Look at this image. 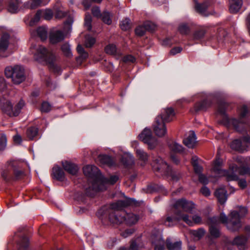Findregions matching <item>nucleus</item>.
Here are the masks:
<instances>
[{"instance_id":"0eeeda50","label":"nucleus","mask_w":250,"mask_h":250,"mask_svg":"<svg viewBox=\"0 0 250 250\" xmlns=\"http://www.w3.org/2000/svg\"><path fill=\"white\" fill-rule=\"evenodd\" d=\"M5 74L7 78H11L13 82L16 84L21 83L25 79L24 69L20 65L6 67Z\"/></svg>"},{"instance_id":"603ef678","label":"nucleus","mask_w":250,"mask_h":250,"mask_svg":"<svg viewBox=\"0 0 250 250\" xmlns=\"http://www.w3.org/2000/svg\"><path fill=\"white\" fill-rule=\"evenodd\" d=\"M102 0H83V5L86 10L90 8L93 3H100Z\"/></svg>"},{"instance_id":"412c9836","label":"nucleus","mask_w":250,"mask_h":250,"mask_svg":"<svg viewBox=\"0 0 250 250\" xmlns=\"http://www.w3.org/2000/svg\"><path fill=\"white\" fill-rule=\"evenodd\" d=\"M215 195L220 204H224L227 200V191L224 188L217 189L215 192Z\"/></svg>"},{"instance_id":"39448f33","label":"nucleus","mask_w":250,"mask_h":250,"mask_svg":"<svg viewBox=\"0 0 250 250\" xmlns=\"http://www.w3.org/2000/svg\"><path fill=\"white\" fill-rule=\"evenodd\" d=\"M248 210L246 208L241 207L239 213L236 211L231 212L229 219L224 213H221L220 219L229 230L232 231H237L241 227L240 218L245 216Z\"/></svg>"},{"instance_id":"e2e57ef3","label":"nucleus","mask_w":250,"mask_h":250,"mask_svg":"<svg viewBox=\"0 0 250 250\" xmlns=\"http://www.w3.org/2000/svg\"><path fill=\"white\" fill-rule=\"evenodd\" d=\"M11 170H12V168L10 166L9 163L8 164V168L3 170L1 173V176L4 180H8V176L10 175V171Z\"/></svg>"},{"instance_id":"a878e982","label":"nucleus","mask_w":250,"mask_h":250,"mask_svg":"<svg viewBox=\"0 0 250 250\" xmlns=\"http://www.w3.org/2000/svg\"><path fill=\"white\" fill-rule=\"evenodd\" d=\"M21 4L20 0H10L8 6V10L11 13H16L19 11Z\"/></svg>"},{"instance_id":"f704fd0d","label":"nucleus","mask_w":250,"mask_h":250,"mask_svg":"<svg viewBox=\"0 0 250 250\" xmlns=\"http://www.w3.org/2000/svg\"><path fill=\"white\" fill-rule=\"evenodd\" d=\"M105 51L107 54L116 55H119L120 51L117 48L115 45L110 44L107 45L105 48Z\"/></svg>"},{"instance_id":"a18cd8bd","label":"nucleus","mask_w":250,"mask_h":250,"mask_svg":"<svg viewBox=\"0 0 250 250\" xmlns=\"http://www.w3.org/2000/svg\"><path fill=\"white\" fill-rule=\"evenodd\" d=\"M38 128L35 127H31L27 131V135L30 140L33 139L37 135Z\"/></svg>"},{"instance_id":"58836bf2","label":"nucleus","mask_w":250,"mask_h":250,"mask_svg":"<svg viewBox=\"0 0 250 250\" xmlns=\"http://www.w3.org/2000/svg\"><path fill=\"white\" fill-rule=\"evenodd\" d=\"M37 33L38 36L42 41L45 40L47 38V30L45 27H39L37 29Z\"/></svg>"},{"instance_id":"4c0bfd02","label":"nucleus","mask_w":250,"mask_h":250,"mask_svg":"<svg viewBox=\"0 0 250 250\" xmlns=\"http://www.w3.org/2000/svg\"><path fill=\"white\" fill-rule=\"evenodd\" d=\"M18 245L19 250H26L29 245L28 238L25 236L22 237L18 242Z\"/></svg>"},{"instance_id":"69168bd1","label":"nucleus","mask_w":250,"mask_h":250,"mask_svg":"<svg viewBox=\"0 0 250 250\" xmlns=\"http://www.w3.org/2000/svg\"><path fill=\"white\" fill-rule=\"evenodd\" d=\"M138 249V247L137 245L136 242L135 241H132L130 245V247L128 249L126 248H121L120 250H137Z\"/></svg>"},{"instance_id":"bb28decb","label":"nucleus","mask_w":250,"mask_h":250,"mask_svg":"<svg viewBox=\"0 0 250 250\" xmlns=\"http://www.w3.org/2000/svg\"><path fill=\"white\" fill-rule=\"evenodd\" d=\"M119 179L118 176L117 175H112L109 178H105L101 174V178H100L99 182V185L101 187V186L100 185L101 184H108L110 185H113L115 184ZM103 189V188H102Z\"/></svg>"},{"instance_id":"49530a36","label":"nucleus","mask_w":250,"mask_h":250,"mask_svg":"<svg viewBox=\"0 0 250 250\" xmlns=\"http://www.w3.org/2000/svg\"><path fill=\"white\" fill-rule=\"evenodd\" d=\"M16 163L12 161L10 162V166L12 168V170L15 175V176L18 178L21 177L23 175V172L21 170L18 169L16 167Z\"/></svg>"},{"instance_id":"423d86ee","label":"nucleus","mask_w":250,"mask_h":250,"mask_svg":"<svg viewBox=\"0 0 250 250\" xmlns=\"http://www.w3.org/2000/svg\"><path fill=\"white\" fill-rule=\"evenodd\" d=\"M181 220L184 221L188 226H192L195 224H200L202 219L199 215H195L192 216V219H191L187 214L183 213L180 211H177L176 212V217L173 219L171 217H167L165 224L168 227H172L175 225L176 222Z\"/></svg>"},{"instance_id":"20e7f679","label":"nucleus","mask_w":250,"mask_h":250,"mask_svg":"<svg viewBox=\"0 0 250 250\" xmlns=\"http://www.w3.org/2000/svg\"><path fill=\"white\" fill-rule=\"evenodd\" d=\"M83 172L84 174L88 177V180L90 183L88 188H86V193L88 195L92 196L95 192L102 190V188L99 185L102 174L96 166H86L83 168Z\"/></svg>"},{"instance_id":"e433bc0d","label":"nucleus","mask_w":250,"mask_h":250,"mask_svg":"<svg viewBox=\"0 0 250 250\" xmlns=\"http://www.w3.org/2000/svg\"><path fill=\"white\" fill-rule=\"evenodd\" d=\"M168 146L169 149L174 152H180L183 150L182 146L174 141L169 142Z\"/></svg>"},{"instance_id":"052dcab7","label":"nucleus","mask_w":250,"mask_h":250,"mask_svg":"<svg viewBox=\"0 0 250 250\" xmlns=\"http://www.w3.org/2000/svg\"><path fill=\"white\" fill-rule=\"evenodd\" d=\"M146 32L144 24L138 26L135 29L136 34L139 36H143Z\"/></svg>"},{"instance_id":"5701e85b","label":"nucleus","mask_w":250,"mask_h":250,"mask_svg":"<svg viewBox=\"0 0 250 250\" xmlns=\"http://www.w3.org/2000/svg\"><path fill=\"white\" fill-rule=\"evenodd\" d=\"M62 167L65 171L72 175L76 174L78 170L76 165L67 161L62 163Z\"/></svg>"},{"instance_id":"0e129e2a","label":"nucleus","mask_w":250,"mask_h":250,"mask_svg":"<svg viewBox=\"0 0 250 250\" xmlns=\"http://www.w3.org/2000/svg\"><path fill=\"white\" fill-rule=\"evenodd\" d=\"M92 13L94 17L100 18L102 14L99 7H94L92 9Z\"/></svg>"},{"instance_id":"c9c22d12","label":"nucleus","mask_w":250,"mask_h":250,"mask_svg":"<svg viewBox=\"0 0 250 250\" xmlns=\"http://www.w3.org/2000/svg\"><path fill=\"white\" fill-rule=\"evenodd\" d=\"M198 157L196 156H193L191 159V164L193 167L194 171L196 173L199 175L201 174L202 171V167L198 164Z\"/></svg>"},{"instance_id":"f257e3e1","label":"nucleus","mask_w":250,"mask_h":250,"mask_svg":"<svg viewBox=\"0 0 250 250\" xmlns=\"http://www.w3.org/2000/svg\"><path fill=\"white\" fill-rule=\"evenodd\" d=\"M134 202V199H126L124 200H119L110 205L108 210L109 221L114 224H120L125 222L128 225L136 224L139 220V216L133 213H126L124 211L118 212L119 210L130 205Z\"/></svg>"},{"instance_id":"2f4dec72","label":"nucleus","mask_w":250,"mask_h":250,"mask_svg":"<svg viewBox=\"0 0 250 250\" xmlns=\"http://www.w3.org/2000/svg\"><path fill=\"white\" fill-rule=\"evenodd\" d=\"M9 38V35L7 33H5L2 36L0 41V51H4L7 49Z\"/></svg>"},{"instance_id":"6e6552de","label":"nucleus","mask_w":250,"mask_h":250,"mask_svg":"<svg viewBox=\"0 0 250 250\" xmlns=\"http://www.w3.org/2000/svg\"><path fill=\"white\" fill-rule=\"evenodd\" d=\"M174 207L175 208L174 217H171L173 219L176 217V212L177 211H180L183 213H185L184 212L192 213L193 209L195 208V205L191 201L181 199L175 202Z\"/></svg>"},{"instance_id":"bf43d9fd","label":"nucleus","mask_w":250,"mask_h":250,"mask_svg":"<svg viewBox=\"0 0 250 250\" xmlns=\"http://www.w3.org/2000/svg\"><path fill=\"white\" fill-rule=\"evenodd\" d=\"M228 104L226 103H222L219 104L218 106V111L222 115H224L227 110Z\"/></svg>"},{"instance_id":"ea45409f","label":"nucleus","mask_w":250,"mask_h":250,"mask_svg":"<svg viewBox=\"0 0 250 250\" xmlns=\"http://www.w3.org/2000/svg\"><path fill=\"white\" fill-rule=\"evenodd\" d=\"M99 160L101 164H105L109 166H111L113 165L111 157L107 155H100Z\"/></svg>"},{"instance_id":"ddd939ff","label":"nucleus","mask_w":250,"mask_h":250,"mask_svg":"<svg viewBox=\"0 0 250 250\" xmlns=\"http://www.w3.org/2000/svg\"><path fill=\"white\" fill-rule=\"evenodd\" d=\"M153 130L155 134L159 137L164 136L167 133V128L165 122L159 120V117H157L153 125Z\"/></svg>"},{"instance_id":"72a5a7b5","label":"nucleus","mask_w":250,"mask_h":250,"mask_svg":"<svg viewBox=\"0 0 250 250\" xmlns=\"http://www.w3.org/2000/svg\"><path fill=\"white\" fill-rule=\"evenodd\" d=\"M155 191H158L159 192H161L162 193L164 194H166L167 193V191L165 188L162 186H148L147 188L146 192L148 193H151Z\"/></svg>"},{"instance_id":"9b49d317","label":"nucleus","mask_w":250,"mask_h":250,"mask_svg":"<svg viewBox=\"0 0 250 250\" xmlns=\"http://www.w3.org/2000/svg\"><path fill=\"white\" fill-rule=\"evenodd\" d=\"M152 167L154 171L160 172L162 175L169 174L171 168L161 157H157L153 161Z\"/></svg>"},{"instance_id":"a19ab883","label":"nucleus","mask_w":250,"mask_h":250,"mask_svg":"<svg viewBox=\"0 0 250 250\" xmlns=\"http://www.w3.org/2000/svg\"><path fill=\"white\" fill-rule=\"evenodd\" d=\"M179 32L182 35H187L190 31L189 26L185 23L180 24L178 27Z\"/></svg>"},{"instance_id":"4468645a","label":"nucleus","mask_w":250,"mask_h":250,"mask_svg":"<svg viewBox=\"0 0 250 250\" xmlns=\"http://www.w3.org/2000/svg\"><path fill=\"white\" fill-rule=\"evenodd\" d=\"M210 227L209 232L211 236L214 238L218 237L220 236V232L219 229L217 227V225L220 222L224 223L219 217H213L209 219Z\"/></svg>"},{"instance_id":"f8f14e48","label":"nucleus","mask_w":250,"mask_h":250,"mask_svg":"<svg viewBox=\"0 0 250 250\" xmlns=\"http://www.w3.org/2000/svg\"><path fill=\"white\" fill-rule=\"evenodd\" d=\"M250 144V137L245 136L241 141L236 139L232 141L230 146L233 150L242 152L247 150Z\"/></svg>"},{"instance_id":"c85d7f7f","label":"nucleus","mask_w":250,"mask_h":250,"mask_svg":"<svg viewBox=\"0 0 250 250\" xmlns=\"http://www.w3.org/2000/svg\"><path fill=\"white\" fill-rule=\"evenodd\" d=\"M247 241V238L244 235L236 237L232 241V244L237 246L239 249H243Z\"/></svg>"},{"instance_id":"6e6d98bb","label":"nucleus","mask_w":250,"mask_h":250,"mask_svg":"<svg viewBox=\"0 0 250 250\" xmlns=\"http://www.w3.org/2000/svg\"><path fill=\"white\" fill-rule=\"evenodd\" d=\"M206 31L204 29H200L196 31L193 34V38L194 40H200L204 37Z\"/></svg>"},{"instance_id":"c756f323","label":"nucleus","mask_w":250,"mask_h":250,"mask_svg":"<svg viewBox=\"0 0 250 250\" xmlns=\"http://www.w3.org/2000/svg\"><path fill=\"white\" fill-rule=\"evenodd\" d=\"M122 162L125 167L132 166L134 164L133 156L129 153H125L122 157Z\"/></svg>"},{"instance_id":"338daca9","label":"nucleus","mask_w":250,"mask_h":250,"mask_svg":"<svg viewBox=\"0 0 250 250\" xmlns=\"http://www.w3.org/2000/svg\"><path fill=\"white\" fill-rule=\"evenodd\" d=\"M66 15V13L61 9H57L55 16L57 18H62Z\"/></svg>"},{"instance_id":"c03bdc74","label":"nucleus","mask_w":250,"mask_h":250,"mask_svg":"<svg viewBox=\"0 0 250 250\" xmlns=\"http://www.w3.org/2000/svg\"><path fill=\"white\" fill-rule=\"evenodd\" d=\"M205 233V230L202 228L197 230H192L190 231V234L197 239H200Z\"/></svg>"},{"instance_id":"9d476101","label":"nucleus","mask_w":250,"mask_h":250,"mask_svg":"<svg viewBox=\"0 0 250 250\" xmlns=\"http://www.w3.org/2000/svg\"><path fill=\"white\" fill-rule=\"evenodd\" d=\"M140 140L147 144L149 148H154L157 144V139L152 135L150 128H145L139 135Z\"/></svg>"},{"instance_id":"b1692460","label":"nucleus","mask_w":250,"mask_h":250,"mask_svg":"<svg viewBox=\"0 0 250 250\" xmlns=\"http://www.w3.org/2000/svg\"><path fill=\"white\" fill-rule=\"evenodd\" d=\"M52 174L54 177L59 181H62L65 179L64 173L59 167L55 166L53 168Z\"/></svg>"},{"instance_id":"393cba45","label":"nucleus","mask_w":250,"mask_h":250,"mask_svg":"<svg viewBox=\"0 0 250 250\" xmlns=\"http://www.w3.org/2000/svg\"><path fill=\"white\" fill-rule=\"evenodd\" d=\"M242 3V0H231L229 8L230 12L232 13L238 12L240 9Z\"/></svg>"},{"instance_id":"09e8293b","label":"nucleus","mask_w":250,"mask_h":250,"mask_svg":"<svg viewBox=\"0 0 250 250\" xmlns=\"http://www.w3.org/2000/svg\"><path fill=\"white\" fill-rule=\"evenodd\" d=\"M171 177V180L174 182H177L181 178V174L176 171H174L170 169L169 171V174H167Z\"/></svg>"},{"instance_id":"dca6fc26","label":"nucleus","mask_w":250,"mask_h":250,"mask_svg":"<svg viewBox=\"0 0 250 250\" xmlns=\"http://www.w3.org/2000/svg\"><path fill=\"white\" fill-rule=\"evenodd\" d=\"M0 105L1 110L9 116H13V108L10 102L4 98L0 99Z\"/></svg>"},{"instance_id":"cd10ccee","label":"nucleus","mask_w":250,"mask_h":250,"mask_svg":"<svg viewBox=\"0 0 250 250\" xmlns=\"http://www.w3.org/2000/svg\"><path fill=\"white\" fill-rule=\"evenodd\" d=\"M166 245L168 250H181L182 242L181 241L172 242L170 239H167Z\"/></svg>"},{"instance_id":"f03ea898","label":"nucleus","mask_w":250,"mask_h":250,"mask_svg":"<svg viewBox=\"0 0 250 250\" xmlns=\"http://www.w3.org/2000/svg\"><path fill=\"white\" fill-rule=\"evenodd\" d=\"M222 160L216 157L213 162L211 171L218 177H225L229 181L238 180V176L236 174L238 170L240 175H250V168L248 167L242 166L239 168L236 165L232 164L229 165V169L226 170L222 168Z\"/></svg>"},{"instance_id":"8fccbe9b","label":"nucleus","mask_w":250,"mask_h":250,"mask_svg":"<svg viewBox=\"0 0 250 250\" xmlns=\"http://www.w3.org/2000/svg\"><path fill=\"white\" fill-rule=\"evenodd\" d=\"M95 43V39L94 38L86 35L85 37V45L86 47H91Z\"/></svg>"},{"instance_id":"2eb2a0df","label":"nucleus","mask_w":250,"mask_h":250,"mask_svg":"<svg viewBox=\"0 0 250 250\" xmlns=\"http://www.w3.org/2000/svg\"><path fill=\"white\" fill-rule=\"evenodd\" d=\"M151 239L152 244L154 246L155 250H166L165 247L166 243L160 233L159 232L156 234H153L151 236Z\"/></svg>"},{"instance_id":"aec40b11","label":"nucleus","mask_w":250,"mask_h":250,"mask_svg":"<svg viewBox=\"0 0 250 250\" xmlns=\"http://www.w3.org/2000/svg\"><path fill=\"white\" fill-rule=\"evenodd\" d=\"M209 6L208 2H205L202 3H199L197 2L195 4V9L197 12L203 16H208L210 14L207 12V9Z\"/></svg>"},{"instance_id":"13d9d810","label":"nucleus","mask_w":250,"mask_h":250,"mask_svg":"<svg viewBox=\"0 0 250 250\" xmlns=\"http://www.w3.org/2000/svg\"><path fill=\"white\" fill-rule=\"evenodd\" d=\"M7 138L4 134H2L0 137V151L4 150L6 146Z\"/></svg>"},{"instance_id":"f3484780","label":"nucleus","mask_w":250,"mask_h":250,"mask_svg":"<svg viewBox=\"0 0 250 250\" xmlns=\"http://www.w3.org/2000/svg\"><path fill=\"white\" fill-rule=\"evenodd\" d=\"M64 39L63 33L60 30H52L50 33L49 40L52 43H56L61 42Z\"/></svg>"},{"instance_id":"774afa93","label":"nucleus","mask_w":250,"mask_h":250,"mask_svg":"<svg viewBox=\"0 0 250 250\" xmlns=\"http://www.w3.org/2000/svg\"><path fill=\"white\" fill-rule=\"evenodd\" d=\"M123 61L125 62H134L135 59L132 55H127L124 57Z\"/></svg>"},{"instance_id":"5fc2aeb1","label":"nucleus","mask_w":250,"mask_h":250,"mask_svg":"<svg viewBox=\"0 0 250 250\" xmlns=\"http://www.w3.org/2000/svg\"><path fill=\"white\" fill-rule=\"evenodd\" d=\"M92 17L89 14L85 15L84 19V25L88 30L91 29Z\"/></svg>"},{"instance_id":"473e14b6","label":"nucleus","mask_w":250,"mask_h":250,"mask_svg":"<svg viewBox=\"0 0 250 250\" xmlns=\"http://www.w3.org/2000/svg\"><path fill=\"white\" fill-rule=\"evenodd\" d=\"M113 17V14L105 10L102 14L100 18L102 19L103 21L108 25H110L112 23V18Z\"/></svg>"},{"instance_id":"1a4fd4ad","label":"nucleus","mask_w":250,"mask_h":250,"mask_svg":"<svg viewBox=\"0 0 250 250\" xmlns=\"http://www.w3.org/2000/svg\"><path fill=\"white\" fill-rule=\"evenodd\" d=\"M248 113V108L246 105H243L240 111L239 120L234 118L228 119V123L231 125L238 131H241L243 128L244 124L246 122L244 118Z\"/></svg>"},{"instance_id":"864d4df0","label":"nucleus","mask_w":250,"mask_h":250,"mask_svg":"<svg viewBox=\"0 0 250 250\" xmlns=\"http://www.w3.org/2000/svg\"><path fill=\"white\" fill-rule=\"evenodd\" d=\"M144 24L146 31H147L151 32L154 31L156 28V24L150 21L145 22Z\"/></svg>"},{"instance_id":"680f3d73","label":"nucleus","mask_w":250,"mask_h":250,"mask_svg":"<svg viewBox=\"0 0 250 250\" xmlns=\"http://www.w3.org/2000/svg\"><path fill=\"white\" fill-rule=\"evenodd\" d=\"M51 105L48 102H44L42 103L41 111L43 112H48L51 109Z\"/></svg>"},{"instance_id":"7c9ffc66","label":"nucleus","mask_w":250,"mask_h":250,"mask_svg":"<svg viewBox=\"0 0 250 250\" xmlns=\"http://www.w3.org/2000/svg\"><path fill=\"white\" fill-rule=\"evenodd\" d=\"M211 105V102L208 100H205L202 102L197 103L194 106V109L196 112L200 110L206 109Z\"/></svg>"},{"instance_id":"6ab92c4d","label":"nucleus","mask_w":250,"mask_h":250,"mask_svg":"<svg viewBox=\"0 0 250 250\" xmlns=\"http://www.w3.org/2000/svg\"><path fill=\"white\" fill-rule=\"evenodd\" d=\"M183 143L188 148H193L196 143V135L194 131H190L187 137L184 139Z\"/></svg>"},{"instance_id":"4d7b16f0","label":"nucleus","mask_w":250,"mask_h":250,"mask_svg":"<svg viewBox=\"0 0 250 250\" xmlns=\"http://www.w3.org/2000/svg\"><path fill=\"white\" fill-rule=\"evenodd\" d=\"M42 17L46 20H50L53 17V12L50 9L42 10Z\"/></svg>"},{"instance_id":"7ed1b4c3","label":"nucleus","mask_w":250,"mask_h":250,"mask_svg":"<svg viewBox=\"0 0 250 250\" xmlns=\"http://www.w3.org/2000/svg\"><path fill=\"white\" fill-rule=\"evenodd\" d=\"M31 51L34 54L36 60L45 62L48 64L50 68L56 73H59L61 72L60 67L54 63L56 56L52 51L47 50L42 45L36 44L32 45Z\"/></svg>"},{"instance_id":"37998d69","label":"nucleus","mask_w":250,"mask_h":250,"mask_svg":"<svg viewBox=\"0 0 250 250\" xmlns=\"http://www.w3.org/2000/svg\"><path fill=\"white\" fill-rule=\"evenodd\" d=\"M61 49L62 52L65 56L67 57H70L72 56V54L70 46L68 43H65L63 44L62 46Z\"/></svg>"},{"instance_id":"3c124183","label":"nucleus","mask_w":250,"mask_h":250,"mask_svg":"<svg viewBox=\"0 0 250 250\" xmlns=\"http://www.w3.org/2000/svg\"><path fill=\"white\" fill-rule=\"evenodd\" d=\"M121 28L123 30H127L130 28V22L129 19L126 18L121 21L120 24Z\"/></svg>"},{"instance_id":"a211bd4d","label":"nucleus","mask_w":250,"mask_h":250,"mask_svg":"<svg viewBox=\"0 0 250 250\" xmlns=\"http://www.w3.org/2000/svg\"><path fill=\"white\" fill-rule=\"evenodd\" d=\"M174 115L173 109L171 107L167 108L164 109L162 114L157 117H159V120L164 122H168L170 121L171 118Z\"/></svg>"},{"instance_id":"79ce46f5","label":"nucleus","mask_w":250,"mask_h":250,"mask_svg":"<svg viewBox=\"0 0 250 250\" xmlns=\"http://www.w3.org/2000/svg\"><path fill=\"white\" fill-rule=\"evenodd\" d=\"M136 152L138 158L144 162H146L148 159V155L142 149L137 148Z\"/></svg>"},{"instance_id":"de8ad7c7","label":"nucleus","mask_w":250,"mask_h":250,"mask_svg":"<svg viewBox=\"0 0 250 250\" xmlns=\"http://www.w3.org/2000/svg\"><path fill=\"white\" fill-rule=\"evenodd\" d=\"M24 106V102L23 100H20L13 108V116L19 115L21 108Z\"/></svg>"},{"instance_id":"4be33fe9","label":"nucleus","mask_w":250,"mask_h":250,"mask_svg":"<svg viewBox=\"0 0 250 250\" xmlns=\"http://www.w3.org/2000/svg\"><path fill=\"white\" fill-rule=\"evenodd\" d=\"M50 0H32L26 3V6L30 9H35L38 6L46 5Z\"/></svg>"}]
</instances>
